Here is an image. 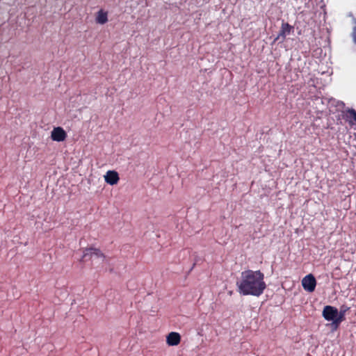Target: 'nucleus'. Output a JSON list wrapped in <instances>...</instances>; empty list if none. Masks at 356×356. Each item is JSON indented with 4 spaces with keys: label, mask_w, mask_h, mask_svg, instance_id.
<instances>
[{
    "label": "nucleus",
    "mask_w": 356,
    "mask_h": 356,
    "mask_svg": "<svg viewBox=\"0 0 356 356\" xmlns=\"http://www.w3.org/2000/svg\"><path fill=\"white\" fill-rule=\"evenodd\" d=\"M236 286L237 291L241 295L259 297L266 289L264 274L259 270H244L241 273L240 279L236 282Z\"/></svg>",
    "instance_id": "nucleus-1"
},
{
    "label": "nucleus",
    "mask_w": 356,
    "mask_h": 356,
    "mask_svg": "<svg viewBox=\"0 0 356 356\" xmlns=\"http://www.w3.org/2000/svg\"><path fill=\"white\" fill-rule=\"evenodd\" d=\"M302 285L305 290L313 292L316 286V280L312 274L306 275L302 280Z\"/></svg>",
    "instance_id": "nucleus-2"
},
{
    "label": "nucleus",
    "mask_w": 356,
    "mask_h": 356,
    "mask_svg": "<svg viewBox=\"0 0 356 356\" xmlns=\"http://www.w3.org/2000/svg\"><path fill=\"white\" fill-rule=\"evenodd\" d=\"M338 309L332 306L327 305L323 308V316L324 318L329 321H334L337 317Z\"/></svg>",
    "instance_id": "nucleus-3"
},
{
    "label": "nucleus",
    "mask_w": 356,
    "mask_h": 356,
    "mask_svg": "<svg viewBox=\"0 0 356 356\" xmlns=\"http://www.w3.org/2000/svg\"><path fill=\"white\" fill-rule=\"evenodd\" d=\"M51 138L54 141L63 142L67 138V133L60 127H54L51 131Z\"/></svg>",
    "instance_id": "nucleus-4"
},
{
    "label": "nucleus",
    "mask_w": 356,
    "mask_h": 356,
    "mask_svg": "<svg viewBox=\"0 0 356 356\" xmlns=\"http://www.w3.org/2000/svg\"><path fill=\"white\" fill-rule=\"evenodd\" d=\"M293 31V26L290 25L287 22H282L281 29L275 40H278L280 38L282 39V40H284L286 39V36L289 35Z\"/></svg>",
    "instance_id": "nucleus-5"
},
{
    "label": "nucleus",
    "mask_w": 356,
    "mask_h": 356,
    "mask_svg": "<svg viewBox=\"0 0 356 356\" xmlns=\"http://www.w3.org/2000/svg\"><path fill=\"white\" fill-rule=\"evenodd\" d=\"M105 181L110 185L118 184L120 177L118 173L114 170H108L104 175Z\"/></svg>",
    "instance_id": "nucleus-6"
},
{
    "label": "nucleus",
    "mask_w": 356,
    "mask_h": 356,
    "mask_svg": "<svg viewBox=\"0 0 356 356\" xmlns=\"http://www.w3.org/2000/svg\"><path fill=\"white\" fill-rule=\"evenodd\" d=\"M181 336L178 332H172L166 337V343L168 346H174L179 344Z\"/></svg>",
    "instance_id": "nucleus-7"
},
{
    "label": "nucleus",
    "mask_w": 356,
    "mask_h": 356,
    "mask_svg": "<svg viewBox=\"0 0 356 356\" xmlns=\"http://www.w3.org/2000/svg\"><path fill=\"white\" fill-rule=\"evenodd\" d=\"M108 22L107 12L100 10L96 16V22L100 24H104Z\"/></svg>",
    "instance_id": "nucleus-8"
},
{
    "label": "nucleus",
    "mask_w": 356,
    "mask_h": 356,
    "mask_svg": "<svg viewBox=\"0 0 356 356\" xmlns=\"http://www.w3.org/2000/svg\"><path fill=\"white\" fill-rule=\"evenodd\" d=\"M345 319V315L343 313H337V317H336L333 325L335 328H337L339 324Z\"/></svg>",
    "instance_id": "nucleus-9"
},
{
    "label": "nucleus",
    "mask_w": 356,
    "mask_h": 356,
    "mask_svg": "<svg viewBox=\"0 0 356 356\" xmlns=\"http://www.w3.org/2000/svg\"><path fill=\"white\" fill-rule=\"evenodd\" d=\"M90 252L92 253V256H95L97 258H105V255L104 254V253L102 252V251L99 249L90 248Z\"/></svg>",
    "instance_id": "nucleus-10"
},
{
    "label": "nucleus",
    "mask_w": 356,
    "mask_h": 356,
    "mask_svg": "<svg viewBox=\"0 0 356 356\" xmlns=\"http://www.w3.org/2000/svg\"><path fill=\"white\" fill-rule=\"evenodd\" d=\"M92 257V253L90 252V248H86L83 250V255L82 257V260L89 259H90Z\"/></svg>",
    "instance_id": "nucleus-11"
},
{
    "label": "nucleus",
    "mask_w": 356,
    "mask_h": 356,
    "mask_svg": "<svg viewBox=\"0 0 356 356\" xmlns=\"http://www.w3.org/2000/svg\"><path fill=\"white\" fill-rule=\"evenodd\" d=\"M348 309H349V307H345V306H342L341 307L340 312L339 313H343V315H345L346 311H348Z\"/></svg>",
    "instance_id": "nucleus-12"
},
{
    "label": "nucleus",
    "mask_w": 356,
    "mask_h": 356,
    "mask_svg": "<svg viewBox=\"0 0 356 356\" xmlns=\"http://www.w3.org/2000/svg\"><path fill=\"white\" fill-rule=\"evenodd\" d=\"M353 38L355 43L356 44V26L354 27L353 31Z\"/></svg>",
    "instance_id": "nucleus-13"
},
{
    "label": "nucleus",
    "mask_w": 356,
    "mask_h": 356,
    "mask_svg": "<svg viewBox=\"0 0 356 356\" xmlns=\"http://www.w3.org/2000/svg\"><path fill=\"white\" fill-rule=\"evenodd\" d=\"M349 123H350V124H353V122H352L351 120H349Z\"/></svg>",
    "instance_id": "nucleus-14"
}]
</instances>
